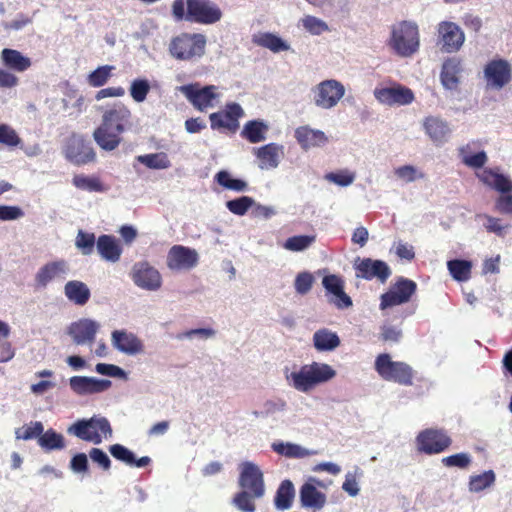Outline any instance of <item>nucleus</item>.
<instances>
[{"mask_svg":"<svg viewBox=\"0 0 512 512\" xmlns=\"http://www.w3.org/2000/svg\"><path fill=\"white\" fill-rule=\"evenodd\" d=\"M73 184L81 190L89 192H102L104 190L102 183L96 177L76 175L73 178Z\"/></svg>","mask_w":512,"mask_h":512,"instance_id":"nucleus-52","label":"nucleus"},{"mask_svg":"<svg viewBox=\"0 0 512 512\" xmlns=\"http://www.w3.org/2000/svg\"><path fill=\"white\" fill-rule=\"evenodd\" d=\"M325 179L341 187L351 185L355 180V174L347 170L340 172H330L325 175Z\"/></svg>","mask_w":512,"mask_h":512,"instance_id":"nucleus-57","label":"nucleus"},{"mask_svg":"<svg viewBox=\"0 0 512 512\" xmlns=\"http://www.w3.org/2000/svg\"><path fill=\"white\" fill-rule=\"evenodd\" d=\"M89 457L103 470L107 471L111 467V460L109 456L100 448H92L89 451Z\"/></svg>","mask_w":512,"mask_h":512,"instance_id":"nucleus-63","label":"nucleus"},{"mask_svg":"<svg viewBox=\"0 0 512 512\" xmlns=\"http://www.w3.org/2000/svg\"><path fill=\"white\" fill-rule=\"evenodd\" d=\"M96 248L103 260L111 263H116L120 260L122 247L114 236L107 234L100 235L97 239Z\"/></svg>","mask_w":512,"mask_h":512,"instance_id":"nucleus-30","label":"nucleus"},{"mask_svg":"<svg viewBox=\"0 0 512 512\" xmlns=\"http://www.w3.org/2000/svg\"><path fill=\"white\" fill-rule=\"evenodd\" d=\"M472 462V457L469 453L461 452L453 454L442 459V464L446 467H457L466 469Z\"/></svg>","mask_w":512,"mask_h":512,"instance_id":"nucleus-53","label":"nucleus"},{"mask_svg":"<svg viewBox=\"0 0 512 512\" xmlns=\"http://www.w3.org/2000/svg\"><path fill=\"white\" fill-rule=\"evenodd\" d=\"M316 240L315 235H296L289 237L283 247L289 251H303L310 247Z\"/></svg>","mask_w":512,"mask_h":512,"instance_id":"nucleus-49","label":"nucleus"},{"mask_svg":"<svg viewBox=\"0 0 512 512\" xmlns=\"http://www.w3.org/2000/svg\"><path fill=\"white\" fill-rule=\"evenodd\" d=\"M132 127L131 110L118 102L103 112L101 124L94 130L93 138L101 149L113 151L122 141L121 134Z\"/></svg>","mask_w":512,"mask_h":512,"instance_id":"nucleus-1","label":"nucleus"},{"mask_svg":"<svg viewBox=\"0 0 512 512\" xmlns=\"http://www.w3.org/2000/svg\"><path fill=\"white\" fill-rule=\"evenodd\" d=\"M340 343L338 334L328 328H321L313 334V345L319 352L334 351L340 346Z\"/></svg>","mask_w":512,"mask_h":512,"instance_id":"nucleus-34","label":"nucleus"},{"mask_svg":"<svg viewBox=\"0 0 512 512\" xmlns=\"http://www.w3.org/2000/svg\"><path fill=\"white\" fill-rule=\"evenodd\" d=\"M111 344L115 350L128 356L144 352L143 341L135 333L126 329L112 331Z\"/></svg>","mask_w":512,"mask_h":512,"instance_id":"nucleus-21","label":"nucleus"},{"mask_svg":"<svg viewBox=\"0 0 512 512\" xmlns=\"http://www.w3.org/2000/svg\"><path fill=\"white\" fill-rule=\"evenodd\" d=\"M1 61L3 65L13 71L16 72H24L28 70L31 65V59L27 56H24L20 51L5 48L1 52Z\"/></svg>","mask_w":512,"mask_h":512,"instance_id":"nucleus-33","label":"nucleus"},{"mask_svg":"<svg viewBox=\"0 0 512 512\" xmlns=\"http://www.w3.org/2000/svg\"><path fill=\"white\" fill-rule=\"evenodd\" d=\"M462 72V60L458 57L447 58L441 68L440 81L443 87L447 90H456L460 79L459 75Z\"/></svg>","mask_w":512,"mask_h":512,"instance_id":"nucleus-26","label":"nucleus"},{"mask_svg":"<svg viewBox=\"0 0 512 512\" xmlns=\"http://www.w3.org/2000/svg\"><path fill=\"white\" fill-rule=\"evenodd\" d=\"M422 127L425 134L437 146L448 142L452 134L450 123L440 116L430 115L425 117Z\"/></svg>","mask_w":512,"mask_h":512,"instance_id":"nucleus-24","label":"nucleus"},{"mask_svg":"<svg viewBox=\"0 0 512 512\" xmlns=\"http://www.w3.org/2000/svg\"><path fill=\"white\" fill-rule=\"evenodd\" d=\"M244 116V110L238 103H228L224 111L209 115L213 130L227 129L235 132L239 127V119Z\"/></svg>","mask_w":512,"mask_h":512,"instance_id":"nucleus-18","label":"nucleus"},{"mask_svg":"<svg viewBox=\"0 0 512 512\" xmlns=\"http://www.w3.org/2000/svg\"><path fill=\"white\" fill-rule=\"evenodd\" d=\"M238 486L240 491L232 498L231 503L241 512H255L254 501L265 495L264 475L258 465L244 461L239 465Z\"/></svg>","mask_w":512,"mask_h":512,"instance_id":"nucleus-2","label":"nucleus"},{"mask_svg":"<svg viewBox=\"0 0 512 512\" xmlns=\"http://www.w3.org/2000/svg\"><path fill=\"white\" fill-rule=\"evenodd\" d=\"M284 148L277 143H269L255 149V155L259 160L261 170H270L278 167L280 158L284 154Z\"/></svg>","mask_w":512,"mask_h":512,"instance_id":"nucleus-27","label":"nucleus"},{"mask_svg":"<svg viewBox=\"0 0 512 512\" xmlns=\"http://www.w3.org/2000/svg\"><path fill=\"white\" fill-rule=\"evenodd\" d=\"M459 156L463 164L474 169L482 168L488 160L485 151H479L475 154H471V144H466L465 146L460 147Z\"/></svg>","mask_w":512,"mask_h":512,"instance_id":"nucleus-41","label":"nucleus"},{"mask_svg":"<svg viewBox=\"0 0 512 512\" xmlns=\"http://www.w3.org/2000/svg\"><path fill=\"white\" fill-rule=\"evenodd\" d=\"M327 300L338 310H345L352 307L353 305L351 297L345 293L344 288L340 290V292L328 296Z\"/></svg>","mask_w":512,"mask_h":512,"instance_id":"nucleus-62","label":"nucleus"},{"mask_svg":"<svg viewBox=\"0 0 512 512\" xmlns=\"http://www.w3.org/2000/svg\"><path fill=\"white\" fill-rule=\"evenodd\" d=\"M271 448L277 454L291 459H302L317 453L314 450H309L299 444L291 442H274Z\"/></svg>","mask_w":512,"mask_h":512,"instance_id":"nucleus-35","label":"nucleus"},{"mask_svg":"<svg viewBox=\"0 0 512 512\" xmlns=\"http://www.w3.org/2000/svg\"><path fill=\"white\" fill-rule=\"evenodd\" d=\"M373 95L379 103L387 106H405L415 99L410 88L397 83L390 87L375 88Z\"/></svg>","mask_w":512,"mask_h":512,"instance_id":"nucleus-14","label":"nucleus"},{"mask_svg":"<svg viewBox=\"0 0 512 512\" xmlns=\"http://www.w3.org/2000/svg\"><path fill=\"white\" fill-rule=\"evenodd\" d=\"M38 445L45 451L63 450L66 447V441L61 433L50 428L43 430L42 436L39 437Z\"/></svg>","mask_w":512,"mask_h":512,"instance_id":"nucleus-39","label":"nucleus"},{"mask_svg":"<svg viewBox=\"0 0 512 512\" xmlns=\"http://www.w3.org/2000/svg\"><path fill=\"white\" fill-rule=\"evenodd\" d=\"M355 269L357 270V277L366 280L376 278L381 283H385L391 275V269L386 262L371 258L358 259L355 262Z\"/></svg>","mask_w":512,"mask_h":512,"instance_id":"nucleus-23","label":"nucleus"},{"mask_svg":"<svg viewBox=\"0 0 512 512\" xmlns=\"http://www.w3.org/2000/svg\"><path fill=\"white\" fill-rule=\"evenodd\" d=\"M187 101L198 111L205 112L216 107L221 94L215 85L202 86L199 82L182 85L176 88Z\"/></svg>","mask_w":512,"mask_h":512,"instance_id":"nucleus-9","label":"nucleus"},{"mask_svg":"<svg viewBox=\"0 0 512 512\" xmlns=\"http://www.w3.org/2000/svg\"><path fill=\"white\" fill-rule=\"evenodd\" d=\"M313 282L314 277L310 272L298 273L294 282L296 292L300 295H306L311 290Z\"/></svg>","mask_w":512,"mask_h":512,"instance_id":"nucleus-56","label":"nucleus"},{"mask_svg":"<svg viewBox=\"0 0 512 512\" xmlns=\"http://www.w3.org/2000/svg\"><path fill=\"white\" fill-rule=\"evenodd\" d=\"M295 138L304 150L321 147L328 142V138L323 131L308 126L298 127L295 130Z\"/></svg>","mask_w":512,"mask_h":512,"instance_id":"nucleus-28","label":"nucleus"},{"mask_svg":"<svg viewBox=\"0 0 512 512\" xmlns=\"http://www.w3.org/2000/svg\"><path fill=\"white\" fill-rule=\"evenodd\" d=\"M100 324L89 318H81L67 327V334L76 345H92L96 339Z\"/></svg>","mask_w":512,"mask_h":512,"instance_id":"nucleus-19","label":"nucleus"},{"mask_svg":"<svg viewBox=\"0 0 512 512\" xmlns=\"http://www.w3.org/2000/svg\"><path fill=\"white\" fill-rule=\"evenodd\" d=\"M65 297L77 306H84L91 297V291L86 283L70 280L64 285Z\"/></svg>","mask_w":512,"mask_h":512,"instance_id":"nucleus-32","label":"nucleus"},{"mask_svg":"<svg viewBox=\"0 0 512 512\" xmlns=\"http://www.w3.org/2000/svg\"><path fill=\"white\" fill-rule=\"evenodd\" d=\"M112 382L108 379H98L88 376H72L69 379V387L79 396L102 393L108 390Z\"/></svg>","mask_w":512,"mask_h":512,"instance_id":"nucleus-25","label":"nucleus"},{"mask_svg":"<svg viewBox=\"0 0 512 512\" xmlns=\"http://www.w3.org/2000/svg\"><path fill=\"white\" fill-rule=\"evenodd\" d=\"M65 157L76 165H83L95 160L96 154L91 142L79 135H72L64 148Z\"/></svg>","mask_w":512,"mask_h":512,"instance_id":"nucleus-15","label":"nucleus"},{"mask_svg":"<svg viewBox=\"0 0 512 512\" xmlns=\"http://www.w3.org/2000/svg\"><path fill=\"white\" fill-rule=\"evenodd\" d=\"M21 139L16 131L6 124H0V143L9 147L19 145Z\"/></svg>","mask_w":512,"mask_h":512,"instance_id":"nucleus-58","label":"nucleus"},{"mask_svg":"<svg viewBox=\"0 0 512 512\" xmlns=\"http://www.w3.org/2000/svg\"><path fill=\"white\" fill-rule=\"evenodd\" d=\"M268 129L269 127L264 121L251 120L244 125L241 136L250 143H259L266 139Z\"/></svg>","mask_w":512,"mask_h":512,"instance_id":"nucleus-38","label":"nucleus"},{"mask_svg":"<svg viewBox=\"0 0 512 512\" xmlns=\"http://www.w3.org/2000/svg\"><path fill=\"white\" fill-rule=\"evenodd\" d=\"M215 181L222 187L236 192H244L248 189V184L242 179H235L226 170H221L215 175Z\"/></svg>","mask_w":512,"mask_h":512,"instance_id":"nucleus-45","label":"nucleus"},{"mask_svg":"<svg viewBox=\"0 0 512 512\" xmlns=\"http://www.w3.org/2000/svg\"><path fill=\"white\" fill-rule=\"evenodd\" d=\"M95 370L97 373H99L101 375L114 377V378H120L123 380L128 379L127 372L124 369H122L121 367L114 365V364L98 363L95 366Z\"/></svg>","mask_w":512,"mask_h":512,"instance_id":"nucleus-55","label":"nucleus"},{"mask_svg":"<svg viewBox=\"0 0 512 512\" xmlns=\"http://www.w3.org/2000/svg\"><path fill=\"white\" fill-rule=\"evenodd\" d=\"M95 245L97 246V240L94 233L78 231L75 246L83 255H91Z\"/></svg>","mask_w":512,"mask_h":512,"instance_id":"nucleus-48","label":"nucleus"},{"mask_svg":"<svg viewBox=\"0 0 512 512\" xmlns=\"http://www.w3.org/2000/svg\"><path fill=\"white\" fill-rule=\"evenodd\" d=\"M345 93V86L336 79L323 80L311 89L313 104L321 110L334 109Z\"/></svg>","mask_w":512,"mask_h":512,"instance_id":"nucleus-10","label":"nucleus"},{"mask_svg":"<svg viewBox=\"0 0 512 512\" xmlns=\"http://www.w3.org/2000/svg\"><path fill=\"white\" fill-rule=\"evenodd\" d=\"M67 433L82 441L99 445L103 439L112 437L113 430L106 417L93 415L91 418H82L75 421L67 428Z\"/></svg>","mask_w":512,"mask_h":512,"instance_id":"nucleus-6","label":"nucleus"},{"mask_svg":"<svg viewBox=\"0 0 512 512\" xmlns=\"http://www.w3.org/2000/svg\"><path fill=\"white\" fill-rule=\"evenodd\" d=\"M451 443V438L442 430L427 429L417 436L418 449L429 455L441 453Z\"/></svg>","mask_w":512,"mask_h":512,"instance_id":"nucleus-20","label":"nucleus"},{"mask_svg":"<svg viewBox=\"0 0 512 512\" xmlns=\"http://www.w3.org/2000/svg\"><path fill=\"white\" fill-rule=\"evenodd\" d=\"M495 481V472L493 470H486L481 474H475L469 477L468 490L471 493H479L492 487Z\"/></svg>","mask_w":512,"mask_h":512,"instance_id":"nucleus-40","label":"nucleus"},{"mask_svg":"<svg viewBox=\"0 0 512 512\" xmlns=\"http://www.w3.org/2000/svg\"><path fill=\"white\" fill-rule=\"evenodd\" d=\"M253 42L258 46L269 49L274 53L290 50V45L274 33L266 32L255 35Z\"/></svg>","mask_w":512,"mask_h":512,"instance_id":"nucleus-37","label":"nucleus"},{"mask_svg":"<svg viewBox=\"0 0 512 512\" xmlns=\"http://www.w3.org/2000/svg\"><path fill=\"white\" fill-rule=\"evenodd\" d=\"M416 289L417 285L414 281L400 277L389 291L381 295L380 309L385 310L407 303L416 292Z\"/></svg>","mask_w":512,"mask_h":512,"instance_id":"nucleus-12","label":"nucleus"},{"mask_svg":"<svg viewBox=\"0 0 512 512\" xmlns=\"http://www.w3.org/2000/svg\"><path fill=\"white\" fill-rule=\"evenodd\" d=\"M388 46L401 57H410L415 54L420 47L418 25L408 20L392 25Z\"/></svg>","mask_w":512,"mask_h":512,"instance_id":"nucleus-5","label":"nucleus"},{"mask_svg":"<svg viewBox=\"0 0 512 512\" xmlns=\"http://www.w3.org/2000/svg\"><path fill=\"white\" fill-rule=\"evenodd\" d=\"M136 159L149 169L162 170L168 169L171 166V162L165 152L139 155Z\"/></svg>","mask_w":512,"mask_h":512,"instance_id":"nucleus-42","label":"nucleus"},{"mask_svg":"<svg viewBox=\"0 0 512 512\" xmlns=\"http://www.w3.org/2000/svg\"><path fill=\"white\" fill-rule=\"evenodd\" d=\"M44 425L40 421H31L29 424L15 429V438L17 440L29 441L42 436Z\"/></svg>","mask_w":512,"mask_h":512,"instance_id":"nucleus-43","label":"nucleus"},{"mask_svg":"<svg viewBox=\"0 0 512 512\" xmlns=\"http://www.w3.org/2000/svg\"><path fill=\"white\" fill-rule=\"evenodd\" d=\"M374 368L385 381H391L404 386L413 384L414 371L410 365L401 361H393L387 353L376 357Z\"/></svg>","mask_w":512,"mask_h":512,"instance_id":"nucleus-8","label":"nucleus"},{"mask_svg":"<svg viewBox=\"0 0 512 512\" xmlns=\"http://www.w3.org/2000/svg\"><path fill=\"white\" fill-rule=\"evenodd\" d=\"M303 28L311 35L318 36L329 31V27L325 21L312 15H306L301 19Z\"/></svg>","mask_w":512,"mask_h":512,"instance_id":"nucleus-51","label":"nucleus"},{"mask_svg":"<svg viewBox=\"0 0 512 512\" xmlns=\"http://www.w3.org/2000/svg\"><path fill=\"white\" fill-rule=\"evenodd\" d=\"M113 70L114 66L111 65L99 66L87 76V82L92 87H102L112 76Z\"/></svg>","mask_w":512,"mask_h":512,"instance_id":"nucleus-46","label":"nucleus"},{"mask_svg":"<svg viewBox=\"0 0 512 512\" xmlns=\"http://www.w3.org/2000/svg\"><path fill=\"white\" fill-rule=\"evenodd\" d=\"M151 86L147 79L137 78L134 79L129 88V93L132 99L137 103H142L146 100Z\"/></svg>","mask_w":512,"mask_h":512,"instance_id":"nucleus-47","label":"nucleus"},{"mask_svg":"<svg viewBox=\"0 0 512 512\" xmlns=\"http://www.w3.org/2000/svg\"><path fill=\"white\" fill-rule=\"evenodd\" d=\"M262 407V414L268 418L276 413L284 412L287 409V403L282 398L268 399L263 403Z\"/></svg>","mask_w":512,"mask_h":512,"instance_id":"nucleus-59","label":"nucleus"},{"mask_svg":"<svg viewBox=\"0 0 512 512\" xmlns=\"http://www.w3.org/2000/svg\"><path fill=\"white\" fill-rule=\"evenodd\" d=\"M477 177L486 186L502 194L512 192V180L491 168H486L481 173H477Z\"/></svg>","mask_w":512,"mask_h":512,"instance_id":"nucleus-31","label":"nucleus"},{"mask_svg":"<svg viewBox=\"0 0 512 512\" xmlns=\"http://www.w3.org/2000/svg\"><path fill=\"white\" fill-rule=\"evenodd\" d=\"M131 277L137 287L147 291H157L162 285L161 274L146 261L133 265Z\"/></svg>","mask_w":512,"mask_h":512,"instance_id":"nucleus-17","label":"nucleus"},{"mask_svg":"<svg viewBox=\"0 0 512 512\" xmlns=\"http://www.w3.org/2000/svg\"><path fill=\"white\" fill-rule=\"evenodd\" d=\"M207 38L202 33H181L171 39L169 53L176 60L195 61L206 51Z\"/></svg>","mask_w":512,"mask_h":512,"instance_id":"nucleus-7","label":"nucleus"},{"mask_svg":"<svg viewBox=\"0 0 512 512\" xmlns=\"http://www.w3.org/2000/svg\"><path fill=\"white\" fill-rule=\"evenodd\" d=\"M336 376V371L327 363L312 362L299 370L285 375L289 386L302 393H309Z\"/></svg>","mask_w":512,"mask_h":512,"instance_id":"nucleus-4","label":"nucleus"},{"mask_svg":"<svg viewBox=\"0 0 512 512\" xmlns=\"http://www.w3.org/2000/svg\"><path fill=\"white\" fill-rule=\"evenodd\" d=\"M255 205V200L249 196H241L226 202L227 209L238 216H243Z\"/></svg>","mask_w":512,"mask_h":512,"instance_id":"nucleus-50","label":"nucleus"},{"mask_svg":"<svg viewBox=\"0 0 512 512\" xmlns=\"http://www.w3.org/2000/svg\"><path fill=\"white\" fill-rule=\"evenodd\" d=\"M342 489L352 497H355L360 492V487L358 481L356 479L355 473L347 472L345 475V480L342 484Z\"/></svg>","mask_w":512,"mask_h":512,"instance_id":"nucleus-64","label":"nucleus"},{"mask_svg":"<svg viewBox=\"0 0 512 512\" xmlns=\"http://www.w3.org/2000/svg\"><path fill=\"white\" fill-rule=\"evenodd\" d=\"M447 267L452 277L459 281H467L470 278L472 264L467 260L454 259L447 262Z\"/></svg>","mask_w":512,"mask_h":512,"instance_id":"nucleus-44","label":"nucleus"},{"mask_svg":"<svg viewBox=\"0 0 512 512\" xmlns=\"http://www.w3.org/2000/svg\"><path fill=\"white\" fill-rule=\"evenodd\" d=\"M109 452L115 459L125 463L126 465L133 466V463L135 462V454L121 444L111 445L109 447Z\"/></svg>","mask_w":512,"mask_h":512,"instance_id":"nucleus-54","label":"nucleus"},{"mask_svg":"<svg viewBox=\"0 0 512 512\" xmlns=\"http://www.w3.org/2000/svg\"><path fill=\"white\" fill-rule=\"evenodd\" d=\"M69 264L64 259L50 261L42 265L34 276L35 287L45 289L54 281H62L69 274Z\"/></svg>","mask_w":512,"mask_h":512,"instance_id":"nucleus-16","label":"nucleus"},{"mask_svg":"<svg viewBox=\"0 0 512 512\" xmlns=\"http://www.w3.org/2000/svg\"><path fill=\"white\" fill-rule=\"evenodd\" d=\"M171 13L175 21L213 25L223 17L219 5L212 0H174Z\"/></svg>","mask_w":512,"mask_h":512,"instance_id":"nucleus-3","label":"nucleus"},{"mask_svg":"<svg viewBox=\"0 0 512 512\" xmlns=\"http://www.w3.org/2000/svg\"><path fill=\"white\" fill-rule=\"evenodd\" d=\"M437 36V44L445 53L458 52L465 42L464 31L458 24L451 21H442L438 24Z\"/></svg>","mask_w":512,"mask_h":512,"instance_id":"nucleus-11","label":"nucleus"},{"mask_svg":"<svg viewBox=\"0 0 512 512\" xmlns=\"http://www.w3.org/2000/svg\"><path fill=\"white\" fill-rule=\"evenodd\" d=\"M167 266L173 271L189 270L197 265L196 250L182 245H174L167 254Z\"/></svg>","mask_w":512,"mask_h":512,"instance_id":"nucleus-22","label":"nucleus"},{"mask_svg":"<svg viewBox=\"0 0 512 512\" xmlns=\"http://www.w3.org/2000/svg\"><path fill=\"white\" fill-rule=\"evenodd\" d=\"M295 497V488L292 481L283 480L277 488L274 505L279 511L289 510L292 507L293 499Z\"/></svg>","mask_w":512,"mask_h":512,"instance_id":"nucleus-36","label":"nucleus"},{"mask_svg":"<svg viewBox=\"0 0 512 512\" xmlns=\"http://www.w3.org/2000/svg\"><path fill=\"white\" fill-rule=\"evenodd\" d=\"M70 470L75 474H85L88 472L89 462L85 453H76L70 460Z\"/></svg>","mask_w":512,"mask_h":512,"instance_id":"nucleus-61","label":"nucleus"},{"mask_svg":"<svg viewBox=\"0 0 512 512\" xmlns=\"http://www.w3.org/2000/svg\"><path fill=\"white\" fill-rule=\"evenodd\" d=\"M301 506L312 509L313 511L321 510L327 502L326 495L319 491L312 483H304L299 491Z\"/></svg>","mask_w":512,"mask_h":512,"instance_id":"nucleus-29","label":"nucleus"},{"mask_svg":"<svg viewBox=\"0 0 512 512\" xmlns=\"http://www.w3.org/2000/svg\"><path fill=\"white\" fill-rule=\"evenodd\" d=\"M483 74L488 88L500 90L511 81L512 69L507 60L494 59L485 65Z\"/></svg>","mask_w":512,"mask_h":512,"instance_id":"nucleus-13","label":"nucleus"},{"mask_svg":"<svg viewBox=\"0 0 512 512\" xmlns=\"http://www.w3.org/2000/svg\"><path fill=\"white\" fill-rule=\"evenodd\" d=\"M322 285L326 290V297L340 292L344 288V281L335 274H330L322 279Z\"/></svg>","mask_w":512,"mask_h":512,"instance_id":"nucleus-60","label":"nucleus"}]
</instances>
